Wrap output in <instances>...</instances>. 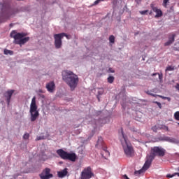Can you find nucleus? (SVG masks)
Masks as SVG:
<instances>
[{
	"instance_id": "nucleus-36",
	"label": "nucleus",
	"mask_w": 179,
	"mask_h": 179,
	"mask_svg": "<svg viewBox=\"0 0 179 179\" xmlns=\"http://www.w3.org/2000/svg\"><path fill=\"white\" fill-rule=\"evenodd\" d=\"M108 72L109 73H114V70L112 68H109V69L108 70Z\"/></svg>"
},
{
	"instance_id": "nucleus-33",
	"label": "nucleus",
	"mask_w": 179,
	"mask_h": 179,
	"mask_svg": "<svg viewBox=\"0 0 179 179\" xmlns=\"http://www.w3.org/2000/svg\"><path fill=\"white\" fill-rule=\"evenodd\" d=\"M43 139H45L44 136H40L36 138V141H41Z\"/></svg>"
},
{
	"instance_id": "nucleus-12",
	"label": "nucleus",
	"mask_w": 179,
	"mask_h": 179,
	"mask_svg": "<svg viewBox=\"0 0 179 179\" xmlns=\"http://www.w3.org/2000/svg\"><path fill=\"white\" fill-rule=\"evenodd\" d=\"M151 8L152 9L153 12H155L156 15H155V17H162V16H163V12L162 11V10L157 8V7H155V6L153 4L150 5Z\"/></svg>"
},
{
	"instance_id": "nucleus-6",
	"label": "nucleus",
	"mask_w": 179,
	"mask_h": 179,
	"mask_svg": "<svg viewBox=\"0 0 179 179\" xmlns=\"http://www.w3.org/2000/svg\"><path fill=\"white\" fill-rule=\"evenodd\" d=\"M57 153L63 160H70V162H76V154L75 153H69L62 149L57 150Z\"/></svg>"
},
{
	"instance_id": "nucleus-35",
	"label": "nucleus",
	"mask_w": 179,
	"mask_h": 179,
	"mask_svg": "<svg viewBox=\"0 0 179 179\" xmlns=\"http://www.w3.org/2000/svg\"><path fill=\"white\" fill-rule=\"evenodd\" d=\"M153 132H157V127L154 126L152 127Z\"/></svg>"
},
{
	"instance_id": "nucleus-41",
	"label": "nucleus",
	"mask_w": 179,
	"mask_h": 179,
	"mask_svg": "<svg viewBox=\"0 0 179 179\" xmlns=\"http://www.w3.org/2000/svg\"><path fill=\"white\" fill-rule=\"evenodd\" d=\"M152 11H150V15H152Z\"/></svg>"
},
{
	"instance_id": "nucleus-30",
	"label": "nucleus",
	"mask_w": 179,
	"mask_h": 179,
	"mask_svg": "<svg viewBox=\"0 0 179 179\" xmlns=\"http://www.w3.org/2000/svg\"><path fill=\"white\" fill-rule=\"evenodd\" d=\"M169 0H164L163 1V6H164V8H167V3H169Z\"/></svg>"
},
{
	"instance_id": "nucleus-17",
	"label": "nucleus",
	"mask_w": 179,
	"mask_h": 179,
	"mask_svg": "<svg viewBox=\"0 0 179 179\" xmlns=\"http://www.w3.org/2000/svg\"><path fill=\"white\" fill-rule=\"evenodd\" d=\"M175 38H176V34H172L171 35H169V41L164 43L165 47H167L173 44Z\"/></svg>"
},
{
	"instance_id": "nucleus-9",
	"label": "nucleus",
	"mask_w": 179,
	"mask_h": 179,
	"mask_svg": "<svg viewBox=\"0 0 179 179\" xmlns=\"http://www.w3.org/2000/svg\"><path fill=\"white\" fill-rule=\"evenodd\" d=\"M92 177H94V173L92 171L90 166L85 168L81 172L80 179H90Z\"/></svg>"
},
{
	"instance_id": "nucleus-42",
	"label": "nucleus",
	"mask_w": 179,
	"mask_h": 179,
	"mask_svg": "<svg viewBox=\"0 0 179 179\" xmlns=\"http://www.w3.org/2000/svg\"><path fill=\"white\" fill-rule=\"evenodd\" d=\"M177 170L179 171V166L177 168Z\"/></svg>"
},
{
	"instance_id": "nucleus-23",
	"label": "nucleus",
	"mask_w": 179,
	"mask_h": 179,
	"mask_svg": "<svg viewBox=\"0 0 179 179\" xmlns=\"http://www.w3.org/2000/svg\"><path fill=\"white\" fill-rule=\"evenodd\" d=\"M109 41L110 43H112L113 44V43H115V37H114V35H111L109 37Z\"/></svg>"
},
{
	"instance_id": "nucleus-39",
	"label": "nucleus",
	"mask_w": 179,
	"mask_h": 179,
	"mask_svg": "<svg viewBox=\"0 0 179 179\" xmlns=\"http://www.w3.org/2000/svg\"><path fill=\"white\" fill-rule=\"evenodd\" d=\"M148 94H150V96H152L153 97H156V95L152 93H150L149 92H148Z\"/></svg>"
},
{
	"instance_id": "nucleus-4",
	"label": "nucleus",
	"mask_w": 179,
	"mask_h": 179,
	"mask_svg": "<svg viewBox=\"0 0 179 179\" xmlns=\"http://www.w3.org/2000/svg\"><path fill=\"white\" fill-rule=\"evenodd\" d=\"M122 138L120 139V141L123 147L124 154L127 157H132V156H134V153H135L134 148L132 147V145H131V143H129V142L127 139V136L124 135V131H122Z\"/></svg>"
},
{
	"instance_id": "nucleus-2",
	"label": "nucleus",
	"mask_w": 179,
	"mask_h": 179,
	"mask_svg": "<svg viewBox=\"0 0 179 179\" xmlns=\"http://www.w3.org/2000/svg\"><path fill=\"white\" fill-rule=\"evenodd\" d=\"M17 13V9L5 6L2 4L0 11V23H5Z\"/></svg>"
},
{
	"instance_id": "nucleus-26",
	"label": "nucleus",
	"mask_w": 179,
	"mask_h": 179,
	"mask_svg": "<svg viewBox=\"0 0 179 179\" xmlns=\"http://www.w3.org/2000/svg\"><path fill=\"white\" fill-rule=\"evenodd\" d=\"M156 75L159 76V80H162L163 79V75L162 74H160L159 73H155L152 74V76H156Z\"/></svg>"
},
{
	"instance_id": "nucleus-40",
	"label": "nucleus",
	"mask_w": 179,
	"mask_h": 179,
	"mask_svg": "<svg viewBox=\"0 0 179 179\" xmlns=\"http://www.w3.org/2000/svg\"><path fill=\"white\" fill-rule=\"evenodd\" d=\"M176 176H178V177H179V173H177V175Z\"/></svg>"
},
{
	"instance_id": "nucleus-27",
	"label": "nucleus",
	"mask_w": 179,
	"mask_h": 179,
	"mask_svg": "<svg viewBox=\"0 0 179 179\" xmlns=\"http://www.w3.org/2000/svg\"><path fill=\"white\" fill-rule=\"evenodd\" d=\"M114 76H109L108 78V83H113L114 82Z\"/></svg>"
},
{
	"instance_id": "nucleus-25",
	"label": "nucleus",
	"mask_w": 179,
	"mask_h": 179,
	"mask_svg": "<svg viewBox=\"0 0 179 179\" xmlns=\"http://www.w3.org/2000/svg\"><path fill=\"white\" fill-rule=\"evenodd\" d=\"M174 118L176 121H179V111L174 113Z\"/></svg>"
},
{
	"instance_id": "nucleus-18",
	"label": "nucleus",
	"mask_w": 179,
	"mask_h": 179,
	"mask_svg": "<svg viewBox=\"0 0 179 179\" xmlns=\"http://www.w3.org/2000/svg\"><path fill=\"white\" fill-rule=\"evenodd\" d=\"M101 155L102 157H103V159H107L108 157H110V152L107 150V147H104L103 148H102Z\"/></svg>"
},
{
	"instance_id": "nucleus-11",
	"label": "nucleus",
	"mask_w": 179,
	"mask_h": 179,
	"mask_svg": "<svg viewBox=\"0 0 179 179\" xmlns=\"http://www.w3.org/2000/svg\"><path fill=\"white\" fill-rule=\"evenodd\" d=\"M155 160L154 159L151 158L149 155L147 156V160L145 161L143 166V170L144 171H146L149 167H150V165L152 164V162Z\"/></svg>"
},
{
	"instance_id": "nucleus-19",
	"label": "nucleus",
	"mask_w": 179,
	"mask_h": 179,
	"mask_svg": "<svg viewBox=\"0 0 179 179\" xmlns=\"http://www.w3.org/2000/svg\"><path fill=\"white\" fill-rule=\"evenodd\" d=\"M103 93H104V89H103V88L98 89L97 99H98L99 101H100V96L103 95Z\"/></svg>"
},
{
	"instance_id": "nucleus-22",
	"label": "nucleus",
	"mask_w": 179,
	"mask_h": 179,
	"mask_svg": "<svg viewBox=\"0 0 179 179\" xmlns=\"http://www.w3.org/2000/svg\"><path fill=\"white\" fill-rule=\"evenodd\" d=\"M174 69H176V67L173 66H168L166 69V71H174Z\"/></svg>"
},
{
	"instance_id": "nucleus-38",
	"label": "nucleus",
	"mask_w": 179,
	"mask_h": 179,
	"mask_svg": "<svg viewBox=\"0 0 179 179\" xmlns=\"http://www.w3.org/2000/svg\"><path fill=\"white\" fill-rule=\"evenodd\" d=\"M176 89L179 92V84L177 83L175 86Z\"/></svg>"
},
{
	"instance_id": "nucleus-15",
	"label": "nucleus",
	"mask_w": 179,
	"mask_h": 179,
	"mask_svg": "<svg viewBox=\"0 0 179 179\" xmlns=\"http://www.w3.org/2000/svg\"><path fill=\"white\" fill-rule=\"evenodd\" d=\"M96 148H97V149H104V148H106V144H104V142L103 141V138L101 137L98 138Z\"/></svg>"
},
{
	"instance_id": "nucleus-21",
	"label": "nucleus",
	"mask_w": 179,
	"mask_h": 179,
	"mask_svg": "<svg viewBox=\"0 0 179 179\" xmlns=\"http://www.w3.org/2000/svg\"><path fill=\"white\" fill-rule=\"evenodd\" d=\"M3 53L5 55H13V51L8 49H4Z\"/></svg>"
},
{
	"instance_id": "nucleus-10",
	"label": "nucleus",
	"mask_w": 179,
	"mask_h": 179,
	"mask_svg": "<svg viewBox=\"0 0 179 179\" xmlns=\"http://www.w3.org/2000/svg\"><path fill=\"white\" fill-rule=\"evenodd\" d=\"M39 176L41 179H51L54 177V175L51 173V169L45 168Z\"/></svg>"
},
{
	"instance_id": "nucleus-8",
	"label": "nucleus",
	"mask_w": 179,
	"mask_h": 179,
	"mask_svg": "<svg viewBox=\"0 0 179 179\" xmlns=\"http://www.w3.org/2000/svg\"><path fill=\"white\" fill-rule=\"evenodd\" d=\"M64 37H66L67 40L71 38L69 35H67L65 33L55 34L54 35L55 48L58 49L62 47V38H64Z\"/></svg>"
},
{
	"instance_id": "nucleus-14",
	"label": "nucleus",
	"mask_w": 179,
	"mask_h": 179,
	"mask_svg": "<svg viewBox=\"0 0 179 179\" xmlns=\"http://www.w3.org/2000/svg\"><path fill=\"white\" fill-rule=\"evenodd\" d=\"M13 93H15V90H8L6 92L5 97L6 98L7 104L8 106L10 103V99H12V96L13 95Z\"/></svg>"
},
{
	"instance_id": "nucleus-20",
	"label": "nucleus",
	"mask_w": 179,
	"mask_h": 179,
	"mask_svg": "<svg viewBox=\"0 0 179 179\" xmlns=\"http://www.w3.org/2000/svg\"><path fill=\"white\" fill-rule=\"evenodd\" d=\"M164 141H166V142H170L171 143H174V142H176V139L171 137H165Z\"/></svg>"
},
{
	"instance_id": "nucleus-16",
	"label": "nucleus",
	"mask_w": 179,
	"mask_h": 179,
	"mask_svg": "<svg viewBox=\"0 0 179 179\" xmlns=\"http://www.w3.org/2000/svg\"><path fill=\"white\" fill-rule=\"evenodd\" d=\"M68 175V168H65L62 171H57V177L59 178H64V177H66Z\"/></svg>"
},
{
	"instance_id": "nucleus-29",
	"label": "nucleus",
	"mask_w": 179,
	"mask_h": 179,
	"mask_svg": "<svg viewBox=\"0 0 179 179\" xmlns=\"http://www.w3.org/2000/svg\"><path fill=\"white\" fill-rule=\"evenodd\" d=\"M29 138H30V134L25 133L23 136V139H29Z\"/></svg>"
},
{
	"instance_id": "nucleus-31",
	"label": "nucleus",
	"mask_w": 179,
	"mask_h": 179,
	"mask_svg": "<svg viewBox=\"0 0 179 179\" xmlns=\"http://www.w3.org/2000/svg\"><path fill=\"white\" fill-rule=\"evenodd\" d=\"M143 171H145V169H143V168L139 171H135V174H142V173H143Z\"/></svg>"
},
{
	"instance_id": "nucleus-28",
	"label": "nucleus",
	"mask_w": 179,
	"mask_h": 179,
	"mask_svg": "<svg viewBox=\"0 0 179 179\" xmlns=\"http://www.w3.org/2000/svg\"><path fill=\"white\" fill-rule=\"evenodd\" d=\"M177 176V173H174L173 174H167L166 178H173V177H176Z\"/></svg>"
},
{
	"instance_id": "nucleus-3",
	"label": "nucleus",
	"mask_w": 179,
	"mask_h": 179,
	"mask_svg": "<svg viewBox=\"0 0 179 179\" xmlns=\"http://www.w3.org/2000/svg\"><path fill=\"white\" fill-rule=\"evenodd\" d=\"M10 36L12 38H14V43L15 44H19L20 45L26 44V43L30 40L29 37H26L27 34L24 32L17 33L16 31H12Z\"/></svg>"
},
{
	"instance_id": "nucleus-43",
	"label": "nucleus",
	"mask_w": 179,
	"mask_h": 179,
	"mask_svg": "<svg viewBox=\"0 0 179 179\" xmlns=\"http://www.w3.org/2000/svg\"><path fill=\"white\" fill-rule=\"evenodd\" d=\"M178 67H179V65H178Z\"/></svg>"
},
{
	"instance_id": "nucleus-5",
	"label": "nucleus",
	"mask_w": 179,
	"mask_h": 179,
	"mask_svg": "<svg viewBox=\"0 0 179 179\" xmlns=\"http://www.w3.org/2000/svg\"><path fill=\"white\" fill-rule=\"evenodd\" d=\"M37 104L36 103V96H34L31 99V102L30 104V110L29 113L31 114V122H34L38 118L40 113L38 110H37Z\"/></svg>"
},
{
	"instance_id": "nucleus-1",
	"label": "nucleus",
	"mask_w": 179,
	"mask_h": 179,
	"mask_svg": "<svg viewBox=\"0 0 179 179\" xmlns=\"http://www.w3.org/2000/svg\"><path fill=\"white\" fill-rule=\"evenodd\" d=\"M62 79L69 86L72 92L76 89L78 83H79V77L71 71H64L62 74Z\"/></svg>"
},
{
	"instance_id": "nucleus-37",
	"label": "nucleus",
	"mask_w": 179,
	"mask_h": 179,
	"mask_svg": "<svg viewBox=\"0 0 179 179\" xmlns=\"http://www.w3.org/2000/svg\"><path fill=\"white\" fill-rule=\"evenodd\" d=\"M101 1L103 0H96L94 1V5H98V3H100V2H101Z\"/></svg>"
},
{
	"instance_id": "nucleus-24",
	"label": "nucleus",
	"mask_w": 179,
	"mask_h": 179,
	"mask_svg": "<svg viewBox=\"0 0 179 179\" xmlns=\"http://www.w3.org/2000/svg\"><path fill=\"white\" fill-rule=\"evenodd\" d=\"M159 97H160V99H163V100H168V101H171V98L170 97L163 96L162 95H159Z\"/></svg>"
},
{
	"instance_id": "nucleus-7",
	"label": "nucleus",
	"mask_w": 179,
	"mask_h": 179,
	"mask_svg": "<svg viewBox=\"0 0 179 179\" xmlns=\"http://www.w3.org/2000/svg\"><path fill=\"white\" fill-rule=\"evenodd\" d=\"M166 155V150L164 148H162V147H153L150 150V157L155 159V157L156 156H158V157H163Z\"/></svg>"
},
{
	"instance_id": "nucleus-32",
	"label": "nucleus",
	"mask_w": 179,
	"mask_h": 179,
	"mask_svg": "<svg viewBox=\"0 0 179 179\" xmlns=\"http://www.w3.org/2000/svg\"><path fill=\"white\" fill-rule=\"evenodd\" d=\"M148 12H149V10H143V11H139V13L141 15H146V13H148Z\"/></svg>"
},
{
	"instance_id": "nucleus-13",
	"label": "nucleus",
	"mask_w": 179,
	"mask_h": 179,
	"mask_svg": "<svg viewBox=\"0 0 179 179\" xmlns=\"http://www.w3.org/2000/svg\"><path fill=\"white\" fill-rule=\"evenodd\" d=\"M46 89L49 93H54V91L55 90V83L52 81L46 84Z\"/></svg>"
},
{
	"instance_id": "nucleus-34",
	"label": "nucleus",
	"mask_w": 179,
	"mask_h": 179,
	"mask_svg": "<svg viewBox=\"0 0 179 179\" xmlns=\"http://www.w3.org/2000/svg\"><path fill=\"white\" fill-rule=\"evenodd\" d=\"M155 103L158 106L159 108H162V103L160 102L155 101Z\"/></svg>"
}]
</instances>
